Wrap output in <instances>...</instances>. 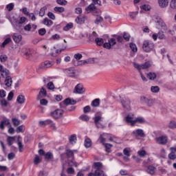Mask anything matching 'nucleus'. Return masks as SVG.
<instances>
[{
  "label": "nucleus",
  "mask_w": 176,
  "mask_h": 176,
  "mask_svg": "<svg viewBox=\"0 0 176 176\" xmlns=\"http://www.w3.org/2000/svg\"><path fill=\"white\" fill-rule=\"evenodd\" d=\"M70 144H72L74 145V144H76L77 138L76 135H72L69 138Z\"/></svg>",
  "instance_id": "obj_32"
},
{
  "label": "nucleus",
  "mask_w": 176,
  "mask_h": 176,
  "mask_svg": "<svg viewBox=\"0 0 176 176\" xmlns=\"http://www.w3.org/2000/svg\"><path fill=\"white\" fill-rule=\"evenodd\" d=\"M66 71L68 76H69L70 78H75V70H74V69L69 68L67 69Z\"/></svg>",
  "instance_id": "obj_28"
},
{
  "label": "nucleus",
  "mask_w": 176,
  "mask_h": 176,
  "mask_svg": "<svg viewBox=\"0 0 176 176\" xmlns=\"http://www.w3.org/2000/svg\"><path fill=\"white\" fill-rule=\"evenodd\" d=\"M130 34L127 32H124V34H123V38L126 41V42H129L130 41Z\"/></svg>",
  "instance_id": "obj_50"
},
{
  "label": "nucleus",
  "mask_w": 176,
  "mask_h": 176,
  "mask_svg": "<svg viewBox=\"0 0 176 176\" xmlns=\"http://www.w3.org/2000/svg\"><path fill=\"white\" fill-rule=\"evenodd\" d=\"M98 38V34L96 32H93L91 34L89 35V39L90 42H96Z\"/></svg>",
  "instance_id": "obj_22"
},
{
  "label": "nucleus",
  "mask_w": 176,
  "mask_h": 176,
  "mask_svg": "<svg viewBox=\"0 0 176 176\" xmlns=\"http://www.w3.org/2000/svg\"><path fill=\"white\" fill-rule=\"evenodd\" d=\"M26 20L27 18H25V16H22L20 18L19 21L16 22V24H23V23H25Z\"/></svg>",
  "instance_id": "obj_53"
},
{
  "label": "nucleus",
  "mask_w": 176,
  "mask_h": 176,
  "mask_svg": "<svg viewBox=\"0 0 176 176\" xmlns=\"http://www.w3.org/2000/svg\"><path fill=\"white\" fill-rule=\"evenodd\" d=\"M158 4L160 8H167L168 6V0H158Z\"/></svg>",
  "instance_id": "obj_25"
},
{
  "label": "nucleus",
  "mask_w": 176,
  "mask_h": 176,
  "mask_svg": "<svg viewBox=\"0 0 176 176\" xmlns=\"http://www.w3.org/2000/svg\"><path fill=\"white\" fill-rule=\"evenodd\" d=\"M63 102L65 105H75V104H76V100L68 98H66L63 101Z\"/></svg>",
  "instance_id": "obj_23"
},
{
  "label": "nucleus",
  "mask_w": 176,
  "mask_h": 176,
  "mask_svg": "<svg viewBox=\"0 0 176 176\" xmlns=\"http://www.w3.org/2000/svg\"><path fill=\"white\" fill-rule=\"evenodd\" d=\"M12 39L16 42V43H20V42H21V39H23V36L21 34L14 33L12 36Z\"/></svg>",
  "instance_id": "obj_20"
},
{
  "label": "nucleus",
  "mask_w": 176,
  "mask_h": 176,
  "mask_svg": "<svg viewBox=\"0 0 176 176\" xmlns=\"http://www.w3.org/2000/svg\"><path fill=\"white\" fill-rule=\"evenodd\" d=\"M12 42V38H7L4 40V41L2 43L1 47H5L6 45H8V43H10Z\"/></svg>",
  "instance_id": "obj_40"
},
{
  "label": "nucleus",
  "mask_w": 176,
  "mask_h": 176,
  "mask_svg": "<svg viewBox=\"0 0 176 176\" xmlns=\"http://www.w3.org/2000/svg\"><path fill=\"white\" fill-rule=\"evenodd\" d=\"M109 43H110L111 46H115L116 44V40L115 38L109 39Z\"/></svg>",
  "instance_id": "obj_63"
},
{
  "label": "nucleus",
  "mask_w": 176,
  "mask_h": 176,
  "mask_svg": "<svg viewBox=\"0 0 176 176\" xmlns=\"http://www.w3.org/2000/svg\"><path fill=\"white\" fill-rule=\"evenodd\" d=\"M140 9H142V10H145V12H148L151 10V6L144 4L140 6Z\"/></svg>",
  "instance_id": "obj_47"
},
{
  "label": "nucleus",
  "mask_w": 176,
  "mask_h": 176,
  "mask_svg": "<svg viewBox=\"0 0 176 176\" xmlns=\"http://www.w3.org/2000/svg\"><path fill=\"white\" fill-rule=\"evenodd\" d=\"M36 54V52L32 49H29L27 52H25V56L28 60H31Z\"/></svg>",
  "instance_id": "obj_12"
},
{
  "label": "nucleus",
  "mask_w": 176,
  "mask_h": 176,
  "mask_svg": "<svg viewBox=\"0 0 176 176\" xmlns=\"http://www.w3.org/2000/svg\"><path fill=\"white\" fill-rule=\"evenodd\" d=\"M156 23L157 24H158V25H160L162 30H164V31H167V25H166L163 19L160 18H157Z\"/></svg>",
  "instance_id": "obj_13"
},
{
  "label": "nucleus",
  "mask_w": 176,
  "mask_h": 176,
  "mask_svg": "<svg viewBox=\"0 0 176 176\" xmlns=\"http://www.w3.org/2000/svg\"><path fill=\"white\" fill-rule=\"evenodd\" d=\"M7 60H8V56H6V55H1L0 56L1 63H6Z\"/></svg>",
  "instance_id": "obj_56"
},
{
  "label": "nucleus",
  "mask_w": 176,
  "mask_h": 176,
  "mask_svg": "<svg viewBox=\"0 0 176 176\" xmlns=\"http://www.w3.org/2000/svg\"><path fill=\"white\" fill-rule=\"evenodd\" d=\"M74 152H76V150L72 151V150H67L66 155L67 157H74Z\"/></svg>",
  "instance_id": "obj_43"
},
{
  "label": "nucleus",
  "mask_w": 176,
  "mask_h": 176,
  "mask_svg": "<svg viewBox=\"0 0 176 176\" xmlns=\"http://www.w3.org/2000/svg\"><path fill=\"white\" fill-rule=\"evenodd\" d=\"M96 10H97V8L94 5V3H91L89 6H87L85 8V10H86V12H87V13H90V12H94Z\"/></svg>",
  "instance_id": "obj_24"
},
{
  "label": "nucleus",
  "mask_w": 176,
  "mask_h": 176,
  "mask_svg": "<svg viewBox=\"0 0 176 176\" xmlns=\"http://www.w3.org/2000/svg\"><path fill=\"white\" fill-rule=\"evenodd\" d=\"M16 101L18 104H24V102H25V96L23 95L18 96Z\"/></svg>",
  "instance_id": "obj_29"
},
{
  "label": "nucleus",
  "mask_w": 176,
  "mask_h": 176,
  "mask_svg": "<svg viewBox=\"0 0 176 176\" xmlns=\"http://www.w3.org/2000/svg\"><path fill=\"white\" fill-rule=\"evenodd\" d=\"M120 101H121V104L123 107V108H124L125 109H127V111H129L130 109V104H131V101L130 99H129V98H126V96H120Z\"/></svg>",
  "instance_id": "obj_5"
},
{
  "label": "nucleus",
  "mask_w": 176,
  "mask_h": 176,
  "mask_svg": "<svg viewBox=\"0 0 176 176\" xmlns=\"http://www.w3.org/2000/svg\"><path fill=\"white\" fill-rule=\"evenodd\" d=\"M125 122H126L128 124H130L131 127H134V126H135V120H133V116L131 115H128L125 118Z\"/></svg>",
  "instance_id": "obj_14"
},
{
  "label": "nucleus",
  "mask_w": 176,
  "mask_h": 176,
  "mask_svg": "<svg viewBox=\"0 0 176 176\" xmlns=\"http://www.w3.org/2000/svg\"><path fill=\"white\" fill-rule=\"evenodd\" d=\"M94 166L96 168L94 173H90L88 176H107L104 170H102V163L101 162H95Z\"/></svg>",
  "instance_id": "obj_2"
},
{
  "label": "nucleus",
  "mask_w": 176,
  "mask_h": 176,
  "mask_svg": "<svg viewBox=\"0 0 176 176\" xmlns=\"http://www.w3.org/2000/svg\"><path fill=\"white\" fill-rule=\"evenodd\" d=\"M171 9H176V0H171L170 3Z\"/></svg>",
  "instance_id": "obj_59"
},
{
  "label": "nucleus",
  "mask_w": 176,
  "mask_h": 176,
  "mask_svg": "<svg viewBox=\"0 0 176 176\" xmlns=\"http://www.w3.org/2000/svg\"><path fill=\"white\" fill-rule=\"evenodd\" d=\"M156 73L149 72L147 74V78L150 80H155L156 79Z\"/></svg>",
  "instance_id": "obj_31"
},
{
  "label": "nucleus",
  "mask_w": 176,
  "mask_h": 176,
  "mask_svg": "<svg viewBox=\"0 0 176 176\" xmlns=\"http://www.w3.org/2000/svg\"><path fill=\"white\" fill-rule=\"evenodd\" d=\"M138 154L139 156H140V157H145L146 155V151H145V150H140L138 151Z\"/></svg>",
  "instance_id": "obj_49"
},
{
  "label": "nucleus",
  "mask_w": 176,
  "mask_h": 176,
  "mask_svg": "<svg viewBox=\"0 0 176 176\" xmlns=\"http://www.w3.org/2000/svg\"><path fill=\"white\" fill-rule=\"evenodd\" d=\"M102 21H104V18H102V16H98L96 17L94 23H95V24L98 25V24H100V23H102Z\"/></svg>",
  "instance_id": "obj_39"
},
{
  "label": "nucleus",
  "mask_w": 176,
  "mask_h": 176,
  "mask_svg": "<svg viewBox=\"0 0 176 176\" xmlns=\"http://www.w3.org/2000/svg\"><path fill=\"white\" fill-rule=\"evenodd\" d=\"M53 65V63L49 60H45L44 63H41L39 66L40 69H45V68H50Z\"/></svg>",
  "instance_id": "obj_15"
},
{
  "label": "nucleus",
  "mask_w": 176,
  "mask_h": 176,
  "mask_svg": "<svg viewBox=\"0 0 176 176\" xmlns=\"http://www.w3.org/2000/svg\"><path fill=\"white\" fill-rule=\"evenodd\" d=\"M155 141L159 145H166L168 142V138L166 135H162L156 138Z\"/></svg>",
  "instance_id": "obj_8"
},
{
  "label": "nucleus",
  "mask_w": 176,
  "mask_h": 176,
  "mask_svg": "<svg viewBox=\"0 0 176 176\" xmlns=\"http://www.w3.org/2000/svg\"><path fill=\"white\" fill-rule=\"evenodd\" d=\"M168 159H170V160H175L176 159L175 153H173V151H171V152L168 154Z\"/></svg>",
  "instance_id": "obj_45"
},
{
  "label": "nucleus",
  "mask_w": 176,
  "mask_h": 176,
  "mask_svg": "<svg viewBox=\"0 0 176 176\" xmlns=\"http://www.w3.org/2000/svg\"><path fill=\"white\" fill-rule=\"evenodd\" d=\"M134 68H136L138 71H141V69H148L149 67H151V63L149 62H146L142 65H140L135 62L133 63Z\"/></svg>",
  "instance_id": "obj_6"
},
{
  "label": "nucleus",
  "mask_w": 176,
  "mask_h": 176,
  "mask_svg": "<svg viewBox=\"0 0 176 176\" xmlns=\"http://www.w3.org/2000/svg\"><path fill=\"white\" fill-rule=\"evenodd\" d=\"M155 49V43L152 41L149 40H145L143 42L142 45V50L146 53H149L150 52H152Z\"/></svg>",
  "instance_id": "obj_3"
},
{
  "label": "nucleus",
  "mask_w": 176,
  "mask_h": 176,
  "mask_svg": "<svg viewBox=\"0 0 176 176\" xmlns=\"http://www.w3.org/2000/svg\"><path fill=\"white\" fill-rule=\"evenodd\" d=\"M41 162H42V160H41V158H39V157L36 156L34 157V164H39V163H41Z\"/></svg>",
  "instance_id": "obj_64"
},
{
  "label": "nucleus",
  "mask_w": 176,
  "mask_h": 176,
  "mask_svg": "<svg viewBox=\"0 0 176 176\" xmlns=\"http://www.w3.org/2000/svg\"><path fill=\"white\" fill-rule=\"evenodd\" d=\"M76 22L77 24H83L85 23V16H78L76 19Z\"/></svg>",
  "instance_id": "obj_37"
},
{
  "label": "nucleus",
  "mask_w": 176,
  "mask_h": 176,
  "mask_svg": "<svg viewBox=\"0 0 176 176\" xmlns=\"http://www.w3.org/2000/svg\"><path fill=\"white\" fill-rule=\"evenodd\" d=\"M48 90H54V84L53 82H49L47 85Z\"/></svg>",
  "instance_id": "obj_51"
},
{
  "label": "nucleus",
  "mask_w": 176,
  "mask_h": 176,
  "mask_svg": "<svg viewBox=\"0 0 176 176\" xmlns=\"http://www.w3.org/2000/svg\"><path fill=\"white\" fill-rule=\"evenodd\" d=\"M79 119L82 120V122H89V120H90V117H89L87 115L83 114L79 117Z\"/></svg>",
  "instance_id": "obj_36"
},
{
  "label": "nucleus",
  "mask_w": 176,
  "mask_h": 176,
  "mask_svg": "<svg viewBox=\"0 0 176 176\" xmlns=\"http://www.w3.org/2000/svg\"><path fill=\"white\" fill-rule=\"evenodd\" d=\"M68 164L70 167H78V163L75 162L74 160H69Z\"/></svg>",
  "instance_id": "obj_54"
},
{
  "label": "nucleus",
  "mask_w": 176,
  "mask_h": 176,
  "mask_svg": "<svg viewBox=\"0 0 176 176\" xmlns=\"http://www.w3.org/2000/svg\"><path fill=\"white\" fill-rule=\"evenodd\" d=\"M49 102L46 99H40L41 105L46 106Z\"/></svg>",
  "instance_id": "obj_62"
},
{
  "label": "nucleus",
  "mask_w": 176,
  "mask_h": 176,
  "mask_svg": "<svg viewBox=\"0 0 176 176\" xmlns=\"http://www.w3.org/2000/svg\"><path fill=\"white\" fill-rule=\"evenodd\" d=\"M54 10L57 13H64V12H65V8H64V7H55Z\"/></svg>",
  "instance_id": "obj_34"
},
{
  "label": "nucleus",
  "mask_w": 176,
  "mask_h": 176,
  "mask_svg": "<svg viewBox=\"0 0 176 176\" xmlns=\"http://www.w3.org/2000/svg\"><path fill=\"white\" fill-rule=\"evenodd\" d=\"M46 96H47V91H46V89H45V88L42 87L37 96V100L39 101V100H41L42 97H46Z\"/></svg>",
  "instance_id": "obj_16"
},
{
  "label": "nucleus",
  "mask_w": 176,
  "mask_h": 176,
  "mask_svg": "<svg viewBox=\"0 0 176 176\" xmlns=\"http://www.w3.org/2000/svg\"><path fill=\"white\" fill-rule=\"evenodd\" d=\"M43 24L47 25V27H52L53 25V22L49 18H45L43 21Z\"/></svg>",
  "instance_id": "obj_26"
},
{
  "label": "nucleus",
  "mask_w": 176,
  "mask_h": 176,
  "mask_svg": "<svg viewBox=\"0 0 176 176\" xmlns=\"http://www.w3.org/2000/svg\"><path fill=\"white\" fill-rule=\"evenodd\" d=\"M103 47L104 48V49H107L108 50H111V44H110V43H109V41H108V43H104V44H103Z\"/></svg>",
  "instance_id": "obj_58"
},
{
  "label": "nucleus",
  "mask_w": 176,
  "mask_h": 176,
  "mask_svg": "<svg viewBox=\"0 0 176 176\" xmlns=\"http://www.w3.org/2000/svg\"><path fill=\"white\" fill-rule=\"evenodd\" d=\"M1 76H3V78L6 76L5 85L7 86V87H10V86H12V83H13V81L12 80V77L9 76V70H3Z\"/></svg>",
  "instance_id": "obj_4"
},
{
  "label": "nucleus",
  "mask_w": 176,
  "mask_h": 176,
  "mask_svg": "<svg viewBox=\"0 0 176 176\" xmlns=\"http://www.w3.org/2000/svg\"><path fill=\"white\" fill-rule=\"evenodd\" d=\"M50 115L54 119H58L61 118L63 115H64V111L63 109H57L55 111L51 112Z\"/></svg>",
  "instance_id": "obj_9"
},
{
  "label": "nucleus",
  "mask_w": 176,
  "mask_h": 176,
  "mask_svg": "<svg viewBox=\"0 0 176 176\" xmlns=\"http://www.w3.org/2000/svg\"><path fill=\"white\" fill-rule=\"evenodd\" d=\"M46 10H47V6H44V7L41 8L39 11V16L41 17H43V16H45V13H46Z\"/></svg>",
  "instance_id": "obj_33"
},
{
  "label": "nucleus",
  "mask_w": 176,
  "mask_h": 176,
  "mask_svg": "<svg viewBox=\"0 0 176 176\" xmlns=\"http://www.w3.org/2000/svg\"><path fill=\"white\" fill-rule=\"evenodd\" d=\"M85 148H90V146H91V140H90V138L85 139Z\"/></svg>",
  "instance_id": "obj_41"
},
{
  "label": "nucleus",
  "mask_w": 176,
  "mask_h": 176,
  "mask_svg": "<svg viewBox=\"0 0 176 176\" xmlns=\"http://www.w3.org/2000/svg\"><path fill=\"white\" fill-rule=\"evenodd\" d=\"M38 34L41 35V36H43L45 34H46V29L41 28L38 30Z\"/></svg>",
  "instance_id": "obj_61"
},
{
  "label": "nucleus",
  "mask_w": 176,
  "mask_h": 176,
  "mask_svg": "<svg viewBox=\"0 0 176 176\" xmlns=\"http://www.w3.org/2000/svg\"><path fill=\"white\" fill-rule=\"evenodd\" d=\"M6 8L8 10V12H12V10L14 8V3H11L6 6Z\"/></svg>",
  "instance_id": "obj_52"
},
{
  "label": "nucleus",
  "mask_w": 176,
  "mask_h": 176,
  "mask_svg": "<svg viewBox=\"0 0 176 176\" xmlns=\"http://www.w3.org/2000/svg\"><path fill=\"white\" fill-rule=\"evenodd\" d=\"M104 41H105L104 38L98 37L95 43H96L98 46H102V45H104Z\"/></svg>",
  "instance_id": "obj_38"
},
{
  "label": "nucleus",
  "mask_w": 176,
  "mask_h": 176,
  "mask_svg": "<svg viewBox=\"0 0 176 176\" xmlns=\"http://www.w3.org/2000/svg\"><path fill=\"white\" fill-rule=\"evenodd\" d=\"M140 101L142 104H146L148 107H152L153 105V100L145 96H142Z\"/></svg>",
  "instance_id": "obj_11"
},
{
  "label": "nucleus",
  "mask_w": 176,
  "mask_h": 176,
  "mask_svg": "<svg viewBox=\"0 0 176 176\" xmlns=\"http://www.w3.org/2000/svg\"><path fill=\"white\" fill-rule=\"evenodd\" d=\"M168 127L169 129H176V122L170 121Z\"/></svg>",
  "instance_id": "obj_60"
},
{
  "label": "nucleus",
  "mask_w": 176,
  "mask_h": 176,
  "mask_svg": "<svg viewBox=\"0 0 176 176\" xmlns=\"http://www.w3.org/2000/svg\"><path fill=\"white\" fill-rule=\"evenodd\" d=\"M146 173L150 174V175H155V173H156V167L150 165L147 167Z\"/></svg>",
  "instance_id": "obj_19"
},
{
  "label": "nucleus",
  "mask_w": 176,
  "mask_h": 176,
  "mask_svg": "<svg viewBox=\"0 0 176 176\" xmlns=\"http://www.w3.org/2000/svg\"><path fill=\"white\" fill-rule=\"evenodd\" d=\"M157 36L158 37V38L160 39H164L165 38V35H164V33L162 31H160L157 34Z\"/></svg>",
  "instance_id": "obj_55"
},
{
  "label": "nucleus",
  "mask_w": 176,
  "mask_h": 176,
  "mask_svg": "<svg viewBox=\"0 0 176 176\" xmlns=\"http://www.w3.org/2000/svg\"><path fill=\"white\" fill-rule=\"evenodd\" d=\"M85 91L86 89L83 87V85L79 83L75 87L73 93H74V94H83Z\"/></svg>",
  "instance_id": "obj_10"
},
{
  "label": "nucleus",
  "mask_w": 176,
  "mask_h": 176,
  "mask_svg": "<svg viewBox=\"0 0 176 176\" xmlns=\"http://www.w3.org/2000/svg\"><path fill=\"white\" fill-rule=\"evenodd\" d=\"M146 120H145V118L144 117H138L135 119V123H140V124H144V123H146Z\"/></svg>",
  "instance_id": "obj_27"
},
{
  "label": "nucleus",
  "mask_w": 176,
  "mask_h": 176,
  "mask_svg": "<svg viewBox=\"0 0 176 176\" xmlns=\"http://www.w3.org/2000/svg\"><path fill=\"white\" fill-rule=\"evenodd\" d=\"M129 47L133 52V53H131V56L134 57L135 53H137V52L138 51V49L137 48V45L133 43H131L129 44Z\"/></svg>",
  "instance_id": "obj_21"
},
{
  "label": "nucleus",
  "mask_w": 176,
  "mask_h": 176,
  "mask_svg": "<svg viewBox=\"0 0 176 176\" xmlns=\"http://www.w3.org/2000/svg\"><path fill=\"white\" fill-rule=\"evenodd\" d=\"M12 122L15 127L20 125V120L17 118H12Z\"/></svg>",
  "instance_id": "obj_48"
},
{
  "label": "nucleus",
  "mask_w": 176,
  "mask_h": 176,
  "mask_svg": "<svg viewBox=\"0 0 176 176\" xmlns=\"http://www.w3.org/2000/svg\"><path fill=\"white\" fill-rule=\"evenodd\" d=\"M74 57L77 60V63L74 60H72L74 65H75L76 67H78L79 65H85V64H94V60H96V58H91L85 60H80V58L83 57L81 54H75Z\"/></svg>",
  "instance_id": "obj_1"
},
{
  "label": "nucleus",
  "mask_w": 176,
  "mask_h": 176,
  "mask_svg": "<svg viewBox=\"0 0 176 176\" xmlns=\"http://www.w3.org/2000/svg\"><path fill=\"white\" fill-rule=\"evenodd\" d=\"M131 135L135 138H138V137H140L141 138H144V137H146L145 132H144V130L141 129L134 130L132 132Z\"/></svg>",
  "instance_id": "obj_7"
},
{
  "label": "nucleus",
  "mask_w": 176,
  "mask_h": 176,
  "mask_svg": "<svg viewBox=\"0 0 176 176\" xmlns=\"http://www.w3.org/2000/svg\"><path fill=\"white\" fill-rule=\"evenodd\" d=\"M72 28H74V24L69 23L63 28V31H69Z\"/></svg>",
  "instance_id": "obj_35"
},
{
  "label": "nucleus",
  "mask_w": 176,
  "mask_h": 176,
  "mask_svg": "<svg viewBox=\"0 0 176 176\" xmlns=\"http://www.w3.org/2000/svg\"><path fill=\"white\" fill-rule=\"evenodd\" d=\"M7 142L8 146H12V145H13V142H14V138L8 137L7 139Z\"/></svg>",
  "instance_id": "obj_46"
},
{
  "label": "nucleus",
  "mask_w": 176,
  "mask_h": 176,
  "mask_svg": "<svg viewBox=\"0 0 176 176\" xmlns=\"http://www.w3.org/2000/svg\"><path fill=\"white\" fill-rule=\"evenodd\" d=\"M10 124V120L9 119L6 118L5 120L1 121L0 122V129L1 130H5L6 126H9Z\"/></svg>",
  "instance_id": "obj_18"
},
{
  "label": "nucleus",
  "mask_w": 176,
  "mask_h": 176,
  "mask_svg": "<svg viewBox=\"0 0 176 176\" xmlns=\"http://www.w3.org/2000/svg\"><path fill=\"white\" fill-rule=\"evenodd\" d=\"M44 156L45 159L47 160H51V159H53V153L52 152H47Z\"/></svg>",
  "instance_id": "obj_44"
},
{
  "label": "nucleus",
  "mask_w": 176,
  "mask_h": 176,
  "mask_svg": "<svg viewBox=\"0 0 176 176\" xmlns=\"http://www.w3.org/2000/svg\"><path fill=\"white\" fill-rule=\"evenodd\" d=\"M101 119H102V117L98 116L94 118V123L98 129H101L102 127V124L100 123L101 122Z\"/></svg>",
  "instance_id": "obj_17"
},
{
  "label": "nucleus",
  "mask_w": 176,
  "mask_h": 176,
  "mask_svg": "<svg viewBox=\"0 0 176 176\" xmlns=\"http://www.w3.org/2000/svg\"><path fill=\"white\" fill-rule=\"evenodd\" d=\"M100 98H96L91 102V105L94 108H97V107H100Z\"/></svg>",
  "instance_id": "obj_30"
},
{
  "label": "nucleus",
  "mask_w": 176,
  "mask_h": 176,
  "mask_svg": "<svg viewBox=\"0 0 176 176\" xmlns=\"http://www.w3.org/2000/svg\"><path fill=\"white\" fill-rule=\"evenodd\" d=\"M151 91L152 93H159V91H160V87H159V86H152Z\"/></svg>",
  "instance_id": "obj_42"
},
{
  "label": "nucleus",
  "mask_w": 176,
  "mask_h": 176,
  "mask_svg": "<svg viewBox=\"0 0 176 176\" xmlns=\"http://www.w3.org/2000/svg\"><path fill=\"white\" fill-rule=\"evenodd\" d=\"M18 146L19 152H23V151H24V145H23V142H21V141L18 142Z\"/></svg>",
  "instance_id": "obj_57"
}]
</instances>
